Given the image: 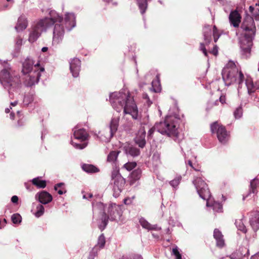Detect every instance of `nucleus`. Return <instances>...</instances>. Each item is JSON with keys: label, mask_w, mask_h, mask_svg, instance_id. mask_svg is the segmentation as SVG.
Returning <instances> with one entry per match:
<instances>
[{"label": "nucleus", "mask_w": 259, "mask_h": 259, "mask_svg": "<svg viewBox=\"0 0 259 259\" xmlns=\"http://www.w3.org/2000/svg\"><path fill=\"white\" fill-rule=\"evenodd\" d=\"M50 18H45L40 20L36 24L32 26L30 31L28 41L31 43L35 41L40 36L42 31L54 24L53 31V43L58 44L63 38L65 31L61 24L63 21V17L59 15L55 11H51Z\"/></svg>", "instance_id": "nucleus-1"}, {"label": "nucleus", "mask_w": 259, "mask_h": 259, "mask_svg": "<svg viewBox=\"0 0 259 259\" xmlns=\"http://www.w3.org/2000/svg\"><path fill=\"white\" fill-rule=\"evenodd\" d=\"M110 103L113 108L119 112L123 109L124 114H130L132 118L135 120L134 123L130 121L124 124L123 127L126 131H131L133 129L134 124H141L138 120V110L133 97L129 93L114 92L110 94L109 96Z\"/></svg>", "instance_id": "nucleus-2"}, {"label": "nucleus", "mask_w": 259, "mask_h": 259, "mask_svg": "<svg viewBox=\"0 0 259 259\" xmlns=\"http://www.w3.org/2000/svg\"><path fill=\"white\" fill-rule=\"evenodd\" d=\"M92 206L94 211L97 209L103 211L100 218L101 223L99 225L101 231L105 229L109 220L117 222L120 220L122 214V205L115 203H110L107 205L101 202H93Z\"/></svg>", "instance_id": "nucleus-3"}, {"label": "nucleus", "mask_w": 259, "mask_h": 259, "mask_svg": "<svg viewBox=\"0 0 259 259\" xmlns=\"http://www.w3.org/2000/svg\"><path fill=\"white\" fill-rule=\"evenodd\" d=\"M179 119L176 114L167 115L164 121L155 124L153 127L149 130L148 136L151 137L154 132L157 131L162 135L171 137L176 142L180 143L178 131Z\"/></svg>", "instance_id": "nucleus-4"}, {"label": "nucleus", "mask_w": 259, "mask_h": 259, "mask_svg": "<svg viewBox=\"0 0 259 259\" xmlns=\"http://www.w3.org/2000/svg\"><path fill=\"white\" fill-rule=\"evenodd\" d=\"M1 64L3 69L0 72V82L10 94L21 87L20 77L13 72L7 62L4 61Z\"/></svg>", "instance_id": "nucleus-5"}, {"label": "nucleus", "mask_w": 259, "mask_h": 259, "mask_svg": "<svg viewBox=\"0 0 259 259\" xmlns=\"http://www.w3.org/2000/svg\"><path fill=\"white\" fill-rule=\"evenodd\" d=\"M245 31L244 36L240 40V47L245 53H249L252 46V40L255 36L256 27L252 17L247 15L241 25Z\"/></svg>", "instance_id": "nucleus-6"}, {"label": "nucleus", "mask_w": 259, "mask_h": 259, "mask_svg": "<svg viewBox=\"0 0 259 259\" xmlns=\"http://www.w3.org/2000/svg\"><path fill=\"white\" fill-rule=\"evenodd\" d=\"M120 117L114 116L110 122L109 127L102 133H100V138L104 142H108L117 131Z\"/></svg>", "instance_id": "nucleus-7"}, {"label": "nucleus", "mask_w": 259, "mask_h": 259, "mask_svg": "<svg viewBox=\"0 0 259 259\" xmlns=\"http://www.w3.org/2000/svg\"><path fill=\"white\" fill-rule=\"evenodd\" d=\"M211 132H216L218 140L223 144L227 143L230 138V132L218 121L211 124Z\"/></svg>", "instance_id": "nucleus-8"}, {"label": "nucleus", "mask_w": 259, "mask_h": 259, "mask_svg": "<svg viewBox=\"0 0 259 259\" xmlns=\"http://www.w3.org/2000/svg\"><path fill=\"white\" fill-rule=\"evenodd\" d=\"M45 69L44 67H40L39 64H37L34 67V71L29 72L27 78L25 79L26 85L28 87H31L37 83L41 76V72H44Z\"/></svg>", "instance_id": "nucleus-9"}, {"label": "nucleus", "mask_w": 259, "mask_h": 259, "mask_svg": "<svg viewBox=\"0 0 259 259\" xmlns=\"http://www.w3.org/2000/svg\"><path fill=\"white\" fill-rule=\"evenodd\" d=\"M238 73V69H234L231 70L223 69L222 75L225 84L227 85H229L235 82L237 80Z\"/></svg>", "instance_id": "nucleus-10"}, {"label": "nucleus", "mask_w": 259, "mask_h": 259, "mask_svg": "<svg viewBox=\"0 0 259 259\" xmlns=\"http://www.w3.org/2000/svg\"><path fill=\"white\" fill-rule=\"evenodd\" d=\"M105 237L103 234L99 236L97 244L92 248L89 255V259H94L97 255L98 251L104 248L105 244Z\"/></svg>", "instance_id": "nucleus-11"}, {"label": "nucleus", "mask_w": 259, "mask_h": 259, "mask_svg": "<svg viewBox=\"0 0 259 259\" xmlns=\"http://www.w3.org/2000/svg\"><path fill=\"white\" fill-rule=\"evenodd\" d=\"M193 183L195 186L198 194H203L208 191V185L200 177L196 178L193 181Z\"/></svg>", "instance_id": "nucleus-12"}, {"label": "nucleus", "mask_w": 259, "mask_h": 259, "mask_svg": "<svg viewBox=\"0 0 259 259\" xmlns=\"http://www.w3.org/2000/svg\"><path fill=\"white\" fill-rule=\"evenodd\" d=\"M70 70L72 73L73 77H77L78 76L81 67L80 60L76 58H74L70 60Z\"/></svg>", "instance_id": "nucleus-13"}, {"label": "nucleus", "mask_w": 259, "mask_h": 259, "mask_svg": "<svg viewBox=\"0 0 259 259\" xmlns=\"http://www.w3.org/2000/svg\"><path fill=\"white\" fill-rule=\"evenodd\" d=\"M37 64H39L37 62L34 64L33 60L30 58H27L23 63L22 72L23 74H26L29 72H33L34 71V67Z\"/></svg>", "instance_id": "nucleus-14"}, {"label": "nucleus", "mask_w": 259, "mask_h": 259, "mask_svg": "<svg viewBox=\"0 0 259 259\" xmlns=\"http://www.w3.org/2000/svg\"><path fill=\"white\" fill-rule=\"evenodd\" d=\"M213 237L215 241V245L217 247L222 248L225 246L224 235L219 229H215L213 230Z\"/></svg>", "instance_id": "nucleus-15"}, {"label": "nucleus", "mask_w": 259, "mask_h": 259, "mask_svg": "<svg viewBox=\"0 0 259 259\" xmlns=\"http://www.w3.org/2000/svg\"><path fill=\"white\" fill-rule=\"evenodd\" d=\"M73 136L75 139L84 142L88 139L89 135L84 129L75 127L73 129Z\"/></svg>", "instance_id": "nucleus-16"}, {"label": "nucleus", "mask_w": 259, "mask_h": 259, "mask_svg": "<svg viewBox=\"0 0 259 259\" xmlns=\"http://www.w3.org/2000/svg\"><path fill=\"white\" fill-rule=\"evenodd\" d=\"M146 131L143 128H141L138 131L135 138V143L139 147L143 148L146 145Z\"/></svg>", "instance_id": "nucleus-17"}, {"label": "nucleus", "mask_w": 259, "mask_h": 259, "mask_svg": "<svg viewBox=\"0 0 259 259\" xmlns=\"http://www.w3.org/2000/svg\"><path fill=\"white\" fill-rule=\"evenodd\" d=\"M250 224L254 231L259 229V211H252L250 213Z\"/></svg>", "instance_id": "nucleus-18"}, {"label": "nucleus", "mask_w": 259, "mask_h": 259, "mask_svg": "<svg viewBox=\"0 0 259 259\" xmlns=\"http://www.w3.org/2000/svg\"><path fill=\"white\" fill-rule=\"evenodd\" d=\"M65 27L70 31L76 26L75 17L73 13H66L65 17Z\"/></svg>", "instance_id": "nucleus-19"}, {"label": "nucleus", "mask_w": 259, "mask_h": 259, "mask_svg": "<svg viewBox=\"0 0 259 259\" xmlns=\"http://www.w3.org/2000/svg\"><path fill=\"white\" fill-rule=\"evenodd\" d=\"M229 21L234 27H238L241 22V17L236 10L232 11L229 15Z\"/></svg>", "instance_id": "nucleus-20"}, {"label": "nucleus", "mask_w": 259, "mask_h": 259, "mask_svg": "<svg viewBox=\"0 0 259 259\" xmlns=\"http://www.w3.org/2000/svg\"><path fill=\"white\" fill-rule=\"evenodd\" d=\"M27 25L28 21L27 18L23 14L19 17L15 29L17 32L22 31L27 28Z\"/></svg>", "instance_id": "nucleus-21"}, {"label": "nucleus", "mask_w": 259, "mask_h": 259, "mask_svg": "<svg viewBox=\"0 0 259 259\" xmlns=\"http://www.w3.org/2000/svg\"><path fill=\"white\" fill-rule=\"evenodd\" d=\"M31 212L36 218H38L44 214L45 208L41 204L37 202H34L32 204Z\"/></svg>", "instance_id": "nucleus-22"}, {"label": "nucleus", "mask_w": 259, "mask_h": 259, "mask_svg": "<svg viewBox=\"0 0 259 259\" xmlns=\"http://www.w3.org/2000/svg\"><path fill=\"white\" fill-rule=\"evenodd\" d=\"M124 149L125 153L132 157L138 156L140 153V151L138 148L131 145L124 146Z\"/></svg>", "instance_id": "nucleus-23"}, {"label": "nucleus", "mask_w": 259, "mask_h": 259, "mask_svg": "<svg viewBox=\"0 0 259 259\" xmlns=\"http://www.w3.org/2000/svg\"><path fill=\"white\" fill-rule=\"evenodd\" d=\"M246 85L247 87L249 94H251L255 91L258 88V84L257 82L253 83L251 78H247L246 79Z\"/></svg>", "instance_id": "nucleus-24"}, {"label": "nucleus", "mask_w": 259, "mask_h": 259, "mask_svg": "<svg viewBox=\"0 0 259 259\" xmlns=\"http://www.w3.org/2000/svg\"><path fill=\"white\" fill-rule=\"evenodd\" d=\"M139 223L142 227L148 230H157L160 229L156 225H152L148 223L144 218H141L139 220Z\"/></svg>", "instance_id": "nucleus-25"}, {"label": "nucleus", "mask_w": 259, "mask_h": 259, "mask_svg": "<svg viewBox=\"0 0 259 259\" xmlns=\"http://www.w3.org/2000/svg\"><path fill=\"white\" fill-rule=\"evenodd\" d=\"M35 199L41 205L47 204L52 201L53 197L52 195H35Z\"/></svg>", "instance_id": "nucleus-26"}, {"label": "nucleus", "mask_w": 259, "mask_h": 259, "mask_svg": "<svg viewBox=\"0 0 259 259\" xmlns=\"http://www.w3.org/2000/svg\"><path fill=\"white\" fill-rule=\"evenodd\" d=\"M81 168L83 171L87 173H95L99 171L98 168L90 164H82L81 165Z\"/></svg>", "instance_id": "nucleus-27"}, {"label": "nucleus", "mask_w": 259, "mask_h": 259, "mask_svg": "<svg viewBox=\"0 0 259 259\" xmlns=\"http://www.w3.org/2000/svg\"><path fill=\"white\" fill-rule=\"evenodd\" d=\"M31 181L33 185L37 188H44L46 186V181L41 180L40 177L35 178Z\"/></svg>", "instance_id": "nucleus-28"}, {"label": "nucleus", "mask_w": 259, "mask_h": 259, "mask_svg": "<svg viewBox=\"0 0 259 259\" xmlns=\"http://www.w3.org/2000/svg\"><path fill=\"white\" fill-rule=\"evenodd\" d=\"M249 11L255 20H259V4H256L254 6H250Z\"/></svg>", "instance_id": "nucleus-29"}, {"label": "nucleus", "mask_w": 259, "mask_h": 259, "mask_svg": "<svg viewBox=\"0 0 259 259\" xmlns=\"http://www.w3.org/2000/svg\"><path fill=\"white\" fill-rule=\"evenodd\" d=\"M211 208L213 209L214 213H222L223 212V204L219 201H214L211 202Z\"/></svg>", "instance_id": "nucleus-30"}, {"label": "nucleus", "mask_w": 259, "mask_h": 259, "mask_svg": "<svg viewBox=\"0 0 259 259\" xmlns=\"http://www.w3.org/2000/svg\"><path fill=\"white\" fill-rule=\"evenodd\" d=\"M203 34L205 44H209L210 42V28L209 25H205L203 29Z\"/></svg>", "instance_id": "nucleus-31"}, {"label": "nucleus", "mask_w": 259, "mask_h": 259, "mask_svg": "<svg viewBox=\"0 0 259 259\" xmlns=\"http://www.w3.org/2000/svg\"><path fill=\"white\" fill-rule=\"evenodd\" d=\"M136 1L141 13L144 14L147 9V0H136Z\"/></svg>", "instance_id": "nucleus-32"}, {"label": "nucleus", "mask_w": 259, "mask_h": 259, "mask_svg": "<svg viewBox=\"0 0 259 259\" xmlns=\"http://www.w3.org/2000/svg\"><path fill=\"white\" fill-rule=\"evenodd\" d=\"M119 151H112L107 156V161L109 162L114 163L116 161Z\"/></svg>", "instance_id": "nucleus-33"}, {"label": "nucleus", "mask_w": 259, "mask_h": 259, "mask_svg": "<svg viewBox=\"0 0 259 259\" xmlns=\"http://www.w3.org/2000/svg\"><path fill=\"white\" fill-rule=\"evenodd\" d=\"M259 183V180L258 179L254 178L252 180L250 184V193L255 194L257 193V186Z\"/></svg>", "instance_id": "nucleus-34"}, {"label": "nucleus", "mask_w": 259, "mask_h": 259, "mask_svg": "<svg viewBox=\"0 0 259 259\" xmlns=\"http://www.w3.org/2000/svg\"><path fill=\"white\" fill-rule=\"evenodd\" d=\"M141 170L139 168L134 170L131 175V181L133 183L134 181L140 179L141 176Z\"/></svg>", "instance_id": "nucleus-35"}, {"label": "nucleus", "mask_w": 259, "mask_h": 259, "mask_svg": "<svg viewBox=\"0 0 259 259\" xmlns=\"http://www.w3.org/2000/svg\"><path fill=\"white\" fill-rule=\"evenodd\" d=\"M55 190L58 191V194H64L67 193V190L63 183H60L56 184L54 187Z\"/></svg>", "instance_id": "nucleus-36"}, {"label": "nucleus", "mask_w": 259, "mask_h": 259, "mask_svg": "<svg viewBox=\"0 0 259 259\" xmlns=\"http://www.w3.org/2000/svg\"><path fill=\"white\" fill-rule=\"evenodd\" d=\"M181 180H182L181 176H180V175L177 176V177H176V178L174 180L169 181V184L172 188L176 189L177 188V187L180 184Z\"/></svg>", "instance_id": "nucleus-37"}, {"label": "nucleus", "mask_w": 259, "mask_h": 259, "mask_svg": "<svg viewBox=\"0 0 259 259\" xmlns=\"http://www.w3.org/2000/svg\"><path fill=\"white\" fill-rule=\"evenodd\" d=\"M235 224L239 230L245 233L247 232L246 227L241 220H236Z\"/></svg>", "instance_id": "nucleus-38"}, {"label": "nucleus", "mask_w": 259, "mask_h": 259, "mask_svg": "<svg viewBox=\"0 0 259 259\" xmlns=\"http://www.w3.org/2000/svg\"><path fill=\"white\" fill-rule=\"evenodd\" d=\"M22 41H23V39L21 37L18 36L16 38V42H15V52L16 53H19V52L20 51L21 46L22 45Z\"/></svg>", "instance_id": "nucleus-39"}, {"label": "nucleus", "mask_w": 259, "mask_h": 259, "mask_svg": "<svg viewBox=\"0 0 259 259\" xmlns=\"http://www.w3.org/2000/svg\"><path fill=\"white\" fill-rule=\"evenodd\" d=\"M71 144L77 149H83L87 146V143L84 142L82 144L74 142L73 140L70 141Z\"/></svg>", "instance_id": "nucleus-40"}, {"label": "nucleus", "mask_w": 259, "mask_h": 259, "mask_svg": "<svg viewBox=\"0 0 259 259\" xmlns=\"http://www.w3.org/2000/svg\"><path fill=\"white\" fill-rule=\"evenodd\" d=\"M137 166V163L136 162H128L123 165V167L127 170L128 171L132 170L133 169L136 167Z\"/></svg>", "instance_id": "nucleus-41"}, {"label": "nucleus", "mask_w": 259, "mask_h": 259, "mask_svg": "<svg viewBox=\"0 0 259 259\" xmlns=\"http://www.w3.org/2000/svg\"><path fill=\"white\" fill-rule=\"evenodd\" d=\"M21 217L19 213L13 214L11 217V220L14 224H19L21 222Z\"/></svg>", "instance_id": "nucleus-42"}, {"label": "nucleus", "mask_w": 259, "mask_h": 259, "mask_svg": "<svg viewBox=\"0 0 259 259\" xmlns=\"http://www.w3.org/2000/svg\"><path fill=\"white\" fill-rule=\"evenodd\" d=\"M234 69H238L235 63L232 61H230L226 64V66L223 69H226L227 70H233Z\"/></svg>", "instance_id": "nucleus-43"}, {"label": "nucleus", "mask_w": 259, "mask_h": 259, "mask_svg": "<svg viewBox=\"0 0 259 259\" xmlns=\"http://www.w3.org/2000/svg\"><path fill=\"white\" fill-rule=\"evenodd\" d=\"M171 255H175L176 259H182V256L179 251V248L177 246H175L172 248Z\"/></svg>", "instance_id": "nucleus-44"}, {"label": "nucleus", "mask_w": 259, "mask_h": 259, "mask_svg": "<svg viewBox=\"0 0 259 259\" xmlns=\"http://www.w3.org/2000/svg\"><path fill=\"white\" fill-rule=\"evenodd\" d=\"M221 35V33L217 29L215 26L213 27V36L214 42H217L219 38Z\"/></svg>", "instance_id": "nucleus-45"}, {"label": "nucleus", "mask_w": 259, "mask_h": 259, "mask_svg": "<svg viewBox=\"0 0 259 259\" xmlns=\"http://www.w3.org/2000/svg\"><path fill=\"white\" fill-rule=\"evenodd\" d=\"M242 108L241 106L237 108L234 112V115L235 118H239L241 117L242 115Z\"/></svg>", "instance_id": "nucleus-46"}, {"label": "nucleus", "mask_w": 259, "mask_h": 259, "mask_svg": "<svg viewBox=\"0 0 259 259\" xmlns=\"http://www.w3.org/2000/svg\"><path fill=\"white\" fill-rule=\"evenodd\" d=\"M121 259H143L140 254H131L127 256H123Z\"/></svg>", "instance_id": "nucleus-47"}, {"label": "nucleus", "mask_w": 259, "mask_h": 259, "mask_svg": "<svg viewBox=\"0 0 259 259\" xmlns=\"http://www.w3.org/2000/svg\"><path fill=\"white\" fill-rule=\"evenodd\" d=\"M199 197L203 199L204 200H206V207H209L210 206V203H209V198H210V195H199Z\"/></svg>", "instance_id": "nucleus-48"}, {"label": "nucleus", "mask_w": 259, "mask_h": 259, "mask_svg": "<svg viewBox=\"0 0 259 259\" xmlns=\"http://www.w3.org/2000/svg\"><path fill=\"white\" fill-rule=\"evenodd\" d=\"M238 74L239 75L238 81V83L239 84H240L243 82V81L244 80V76L243 73L241 71L238 70Z\"/></svg>", "instance_id": "nucleus-49"}, {"label": "nucleus", "mask_w": 259, "mask_h": 259, "mask_svg": "<svg viewBox=\"0 0 259 259\" xmlns=\"http://www.w3.org/2000/svg\"><path fill=\"white\" fill-rule=\"evenodd\" d=\"M31 101V98L28 96H25L23 99V103L25 105H28Z\"/></svg>", "instance_id": "nucleus-50"}, {"label": "nucleus", "mask_w": 259, "mask_h": 259, "mask_svg": "<svg viewBox=\"0 0 259 259\" xmlns=\"http://www.w3.org/2000/svg\"><path fill=\"white\" fill-rule=\"evenodd\" d=\"M226 96L225 95L222 94L219 98L220 102L222 105H224V104L226 103Z\"/></svg>", "instance_id": "nucleus-51"}, {"label": "nucleus", "mask_w": 259, "mask_h": 259, "mask_svg": "<svg viewBox=\"0 0 259 259\" xmlns=\"http://www.w3.org/2000/svg\"><path fill=\"white\" fill-rule=\"evenodd\" d=\"M200 50H201L205 56H207V53L205 47V45L203 43L200 44Z\"/></svg>", "instance_id": "nucleus-52"}, {"label": "nucleus", "mask_w": 259, "mask_h": 259, "mask_svg": "<svg viewBox=\"0 0 259 259\" xmlns=\"http://www.w3.org/2000/svg\"><path fill=\"white\" fill-rule=\"evenodd\" d=\"M135 198V197L134 196H133L132 197V198H125L123 199V202H124V203L126 205H128V204H130L132 202V200Z\"/></svg>", "instance_id": "nucleus-53"}, {"label": "nucleus", "mask_w": 259, "mask_h": 259, "mask_svg": "<svg viewBox=\"0 0 259 259\" xmlns=\"http://www.w3.org/2000/svg\"><path fill=\"white\" fill-rule=\"evenodd\" d=\"M152 158L153 160L156 161H159L160 159V154L158 152L154 153Z\"/></svg>", "instance_id": "nucleus-54"}, {"label": "nucleus", "mask_w": 259, "mask_h": 259, "mask_svg": "<svg viewBox=\"0 0 259 259\" xmlns=\"http://www.w3.org/2000/svg\"><path fill=\"white\" fill-rule=\"evenodd\" d=\"M218 49L219 48L218 47V46L216 45L214 46L213 47L212 50H211V54H213L215 56H217L218 54Z\"/></svg>", "instance_id": "nucleus-55"}, {"label": "nucleus", "mask_w": 259, "mask_h": 259, "mask_svg": "<svg viewBox=\"0 0 259 259\" xmlns=\"http://www.w3.org/2000/svg\"><path fill=\"white\" fill-rule=\"evenodd\" d=\"M143 98L144 99L147 100V104L148 105H151L152 104V102H151V101H150V100L149 99V97L148 95H147V94H146V93L143 94Z\"/></svg>", "instance_id": "nucleus-56"}, {"label": "nucleus", "mask_w": 259, "mask_h": 259, "mask_svg": "<svg viewBox=\"0 0 259 259\" xmlns=\"http://www.w3.org/2000/svg\"><path fill=\"white\" fill-rule=\"evenodd\" d=\"M226 259H240V257L237 256L235 253H232L229 256H227Z\"/></svg>", "instance_id": "nucleus-57"}, {"label": "nucleus", "mask_w": 259, "mask_h": 259, "mask_svg": "<svg viewBox=\"0 0 259 259\" xmlns=\"http://www.w3.org/2000/svg\"><path fill=\"white\" fill-rule=\"evenodd\" d=\"M18 197L17 195H13V196L11 198V201L14 204H17L18 201Z\"/></svg>", "instance_id": "nucleus-58"}, {"label": "nucleus", "mask_w": 259, "mask_h": 259, "mask_svg": "<svg viewBox=\"0 0 259 259\" xmlns=\"http://www.w3.org/2000/svg\"><path fill=\"white\" fill-rule=\"evenodd\" d=\"M118 179H119V181L121 182L120 187H121L123 185H124L125 183L124 180L123 178L121 177H119Z\"/></svg>", "instance_id": "nucleus-59"}, {"label": "nucleus", "mask_w": 259, "mask_h": 259, "mask_svg": "<svg viewBox=\"0 0 259 259\" xmlns=\"http://www.w3.org/2000/svg\"><path fill=\"white\" fill-rule=\"evenodd\" d=\"M250 259H259V252L252 255Z\"/></svg>", "instance_id": "nucleus-60"}, {"label": "nucleus", "mask_w": 259, "mask_h": 259, "mask_svg": "<svg viewBox=\"0 0 259 259\" xmlns=\"http://www.w3.org/2000/svg\"><path fill=\"white\" fill-rule=\"evenodd\" d=\"M93 195H83V199H88V200H90V199H91L93 197Z\"/></svg>", "instance_id": "nucleus-61"}, {"label": "nucleus", "mask_w": 259, "mask_h": 259, "mask_svg": "<svg viewBox=\"0 0 259 259\" xmlns=\"http://www.w3.org/2000/svg\"><path fill=\"white\" fill-rule=\"evenodd\" d=\"M36 194H45V195H47V194H50L48 192H46V191H41V192H38Z\"/></svg>", "instance_id": "nucleus-62"}, {"label": "nucleus", "mask_w": 259, "mask_h": 259, "mask_svg": "<svg viewBox=\"0 0 259 259\" xmlns=\"http://www.w3.org/2000/svg\"><path fill=\"white\" fill-rule=\"evenodd\" d=\"M48 50V48L46 47H44L41 49V51L43 52H46Z\"/></svg>", "instance_id": "nucleus-63"}, {"label": "nucleus", "mask_w": 259, "mask_h": 259, "mask_svg": "<svg viewBox=\"0 0 259 259\" xmlns=\"http://www.w3.org/2000/svg\"><path fill=\"white\" fill-rule=\"evenodd\" d=\"M10 118L11 119H14L15 114L13 112L10 113Z\"/></svg>", "instance_id": "nucleus-64"}]
</instances>
